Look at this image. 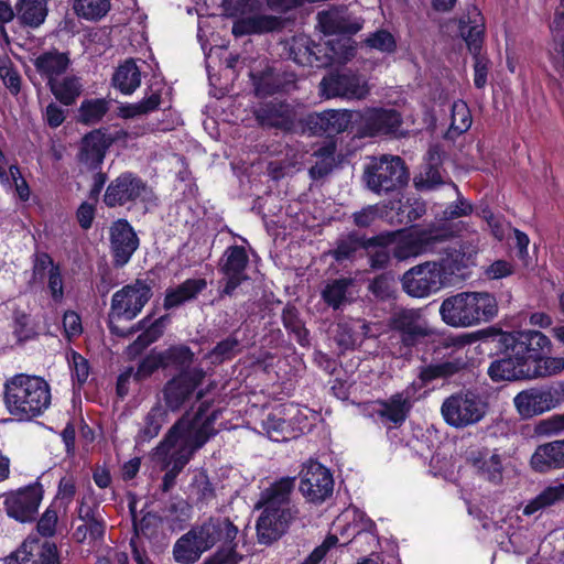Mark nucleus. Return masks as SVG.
Here are the masks:
<instances>
[{"label":"nucleus","instance_id":"f257e3e1","mask_svg":"<svg viewBox=\"0 0 564 564\" xmlns=\"http://www.w3.org/2000/svg\"><path fill=\"white\" fill-rule=\"evenodd\" d=\"M218 415L219 411H210L207 403H202L194 414H184L156 446L154 459L162 468L180 474L194 453L217 433L215 421Z\"/></svg>","mask_w":564,"mask_h":564},{"label":"nucleus","instance_id":"f03ea898","mask_svg":"<svg viewBox=\"0 0 564 564\" xmlns=\"http://www.w3.org/2000/svg\"><path fill=\"white\" fill-rule=\"evenodd\" d=\"M295 477H282L260 492L254 508L262 510L257 521L258 540L271 544L281 538L297 514L291 495Z\"/></svg>","mask_w":564,"mask_h":564},{"label":"nucleus","instance_id":"7ed1b4c3","mask_svg":"<svg viewBox=\"0 0 564 564\" xmlns=\"http://www.w3.org/2000/svg\"><path fill=\"white\" fill-rule=\"evenodd\" d=\"M498 340L507 355L494 360L488 368V376L496 382L530 380L528 365L532 354L551 346L549 337L539 330L501 333Z\"/></svg>","mask_w":564,"mask_h":564},{"label":"nucleus","instance_id":"20e7f679","mask_svg":"<svg viewBox=\"0 0 564 564\" xmlns=\"http://www.w3.org/2000/svg\"><path fill=\"white\" fill-rule=\"evenodd\" d=\"M3 402L18 421H30L48 409L51 389L41 377L19 373L6 380Z\"/></svg>","mask_w":564,"mask_h":564},{"label":"nucleus","instance_id":"39448f33","mask_svg":"<svg viewBox=\"0 0 564 564\" xmlns=\"http://www.w3.org/2000/svg\"><path fill=\"white\" fill-rule=\"evenodd\" d=\"M442 319L453 327H470L491 321L498 314L496 297L487 292H462L445 299Z\"/></svg>","mask_w":564,"mask_h":564},{"label":"nucleus","instance_id":"423d86ee","mask_svg":"<svg viewBox=\"0 0 564 564\" xmlns=\"http://www.w3.org/2000/svg\"><path fill=\"white\" fill-rule=\"evenodd\" d=\"M208 551L216 544L218 550L206 557L202 564H238L242 556L237 552V535L239 529L226 517H209L196 524Z\"/></svg>","mask_w":564,"mask_h":564},{"label":"nucleus","instance_id":"0eeeda50","mask_svg":"<svg viewBox=\"0 0 564 564\" xmlns=\"http://www.w3.org/2000/svg\"><path fill=\"white\" fill-rule=\"evenodd\" d=\"M152 282L137 279L113 293L109 310L108 326L112 334L126 337L127 334L117 323L121 319L132 321L152 297Z\"/></svg>","mask_w":564,"mask_h":564},{"label":"nucleus","instance_id":"6e6552de","mask_svg":"<svg viewBox=\"0 0 564 564\" xmlns=\"http://www.w3.org/2000/svg\"><path fill=\"white\" fill-rule=\"evenodd\" d=\"M409 180L408 167L398 155L383 154L372 158L364 172L367 188L378 195L399 192L408 185Z\"/></svg>","mask_w":564,"mask_h":564},{"label":"nucleus","instance_id":"1a4fd4ad","mask_svg":"<svg viewBox=\"0 0 564 564\" xmlns=\"http://www.w3.org/2000/svg\"><path fill=\"white\" fill-rule=\"evenodd\" d=\"M487 408L479 393L465 390L447 397L442 403L441 413L447 424L460 429L481 421Z\"/></svg>","mask_w":564,"mask_h":564},{"label":"nucleus","instance_id":"9d476101","mask_svg":"<svg viewBox=\"0 0 564 564\" xmlns=\"http://www.w3.org/2000/svg\"><path fill=\"white\" fill-rule=\"evenodd\" d=\"M152 197V189L138 175L131 172L121 173L112 180L105 192L104 203L109 208L135 205Z\"/></svg>","mask_w":564,"mask_h":564},{"label":"nucleus","instance_id":"9b49d317","mask_svg":"<svg viewBox=\"0 0 564 564\" xmlns=\"http://www.w3.org/2000/svg\"><path fill=\"white\" fill-rule=\"evenodd\" d=\"M445 272L440 262L427 261L412 267L402 275L404 292L416 299L427 297L444 286Z\"/></svg>","mask_w":564,"mask_h":564},{"label":"nucleus","instance_id":"f8f14e48","mask_svg":"<svg viewBox=\"0 0 564 564\" xmlns=\"http://www.w3.org/2000/svg\"><path fill=\"white\" fill-rule=\"evenodd\" d=\"M414 402V389L408 387L388 399L377 400L372 416L388 430L399 429L408 420Z\"/></svg>","mask_w":564,"mask_h":564},{"label":"nucleus","instance_id":"ddd939ff","mask_svg":"<svg viewBox=\"0 0 564 564\" xmlns=\"http://www.w3.org/2000/svg\"><path fill=\"white\" fill-rule=\"evenodd\" d=\"M467 463L473 467L477 477L492 486H502L513 470L510 462H506L497 451L488 448L470 451Z\"/></svg>","mask_w":564,"mask_h":564},{"label":"nucleus","instance_id":"4468645a","mask_svg":"<svg viewBox=\"0 0 564 564\" xmlns=\"http://www.w3.org/2000/svg\"><path fill=\"white\" fill-rule=\"evenodd\" d=\"M249 262L246 249L242 246H230L221 256L218 270L223 274V289L219 296H231L237 288L248 280L246 272Z\"/></svg>","mask_w":564,"mask_h":564},{"label":"nucleus","instance_id":"2eb2a0df","mask_svg":"<svg viewBox=\"0 0 564 564\" xmlns=\"http://www.w3.org/2000/svg\"><path fill=\"white\" fill-rule=\"evenodd\" d=\"M321 93L326 98L365 99L369 94L367 80L358 74L330 73L319 84Z\"/></svg>","mask_w":564,"mask_h":564},{"label":"nucleus","instance_id":"dca6fc26","mask_svg":"<svg viewBox=\"0 0 564 564\" xmlns=\"http://www.w3.org/2000/svg\"><path fill=\"white\" fill-rule=\"evenodd\" d=\"M43 499V489L39 482L9 492L4 499L7 514L19 522L35 520Z\"/></svg>","mask_w":564,"mask_h":564},{"label":"nucleus","instance_id":"f3484780","mask_svg":"<svg viewBox=\"0 0 564 564\" xmlns=\"http://www.w3.org/2000/svg\"><path fill=\"white\" fill-rule=\"evenodd\" d=\"M359 112L350 110H325L313 112L303 120V130L313 135H334L346 131Z\"/></svg>","mask_w":564,"mask_h":564},{"label":"nucleus","instance_id":"a211bd4d","mask_svg":"<svg viewBox=\"0 0 564 564\" xmlns=\"http://www.w3.org/2000/svg\"><path fill=\"white\" fill-rule=\"evenodd\" d=\"M334 479L317 462H310L301 473L300 491L311 502L321 503L332 496Z\"/></svg>","mask_w":564,"mask_h":564},{"label":"nucleus","instance_id":"6ab92c4d","mask_svg":"<svg viewBox=\"0 0 564 564\" xmlns=\"http://www.w3.org/2000/svg\"><path fill=\"white\" fill-rule=\"evenodd\" d=\"M390 326L400 334V340L406 347L421 344L431 334L421 311L414 308H402L394 312L390 319Z\"/></svg>","mask_w":564,"mask_h":564},{"label":"nucleus","instance_id":"aec40b11","mask_svg":"<svg viewBox=\"0 0 564 564\" xmlns=\"http://www.w3.org/2000/svg\"><path fill=\"white\" fill-rule=\"evenodd\" d=\"M6 564H61L55 543L41 542L35 536H29L21 546L6 557Z\"/></svg>","mask_w":564,"mask_h":564},{"label":"nucleus","instance_id":"412c9836","mask_svg":"<svg viewBox=\"0 0 564 564\" xmlns=\"http://www.w3.org/2000/svg\"><path fill=\"white\" fill-rule=\"evenodd\" d=\"M254 117L262 128H274L285 132L293 131L299 119L294 106L278 99L261 102L254 110Z\"/></svg>","mask_w":564,"mask_h":564},{"label":"nucleus","instance_id":"4be33fe9","mask_svg":"<svg viewBox=\"0 0 564 564\" xmlns=\"http://www.w3.org/2000/svg\"><path fill=\"white\" fill-rule=\"evenodd\" d=\"M204 377L205 372L202 369H194L181 372L169 380L163 389L166 406L172 411L180 410L192 398Z\"/></svg>","mask_w":564,"mask_h":564},{"label":"nucleus","instance_id":"5701e85b","mask_svg":"<svg viewBox=\"0 0 564 564\" xmlns=\"http://www.w3.org/2000/svg\"><path fill=\"white\" fill-rule=\"evenodd\" d=\"M447 236L437 230H414L395 243L392 254L399 261L421 256L433 251L435 245Z\"/></svg>","mask_w":564,"mask_h":564},{"label":"nucleus","instance_id":"b1692460","mask_svg":"<svg viewBox=\"0 0 564 564\" xmlns=\"http://www.w3.org/2000/svg\"><path fill=\"white\" fill-rule=\"evenodd\" d=\"M518 413L530 419L557 406L554 391L549 388H530L519 392L513 399Z\"/></svg>","mask_w":564,"mask_h":564},{"label":"nucleus","instance_id":"393cba45","mask_svg":"<svg viewBox=\"0 0 564 564\" xmlns=\"http://www.w3.org/2000/svg\"><path fill=\"white\" fill-rule=\"evenodd\" d=\"M110 246L115 265L127 264L139 247V238L127 220L119 219L110 227Z\"/></svg>","mask_w":564,"mask_h":564},{"label":"nucleus","instance_id":"a878e982","mask_svg":"<svg viewBox=\"0 0 564 564\" xmlns=\"http://www.w3.org/2000/svg\"><path fill=\"white\" fill-rule=\"evenodd\" d=\"M358 117L367 137L395 134L402 123L401 115L395 109L371 108Z\"/></svg>","mask_w":564,"mask_h":564},{"label":"nucleus","instance_id":"bb28decb","mask_svg":"<svg viewBox=\"0 0 564 564\" xmlns=\"http://www.w3.org/2000/svg\"><path fill=\"white\" fill-rule=\"evenodd\" d=\"M169 316L164 315L151 322V315L139 321L130 330L126 332L127 336L134 332L143 330L137 339L127 348L130 358L139 356L148 346L156 341L164 333Z\"/></svg>","mask_w":564,"mask_h":564},{"label":"nucleus","instance_id":"cd10ccee","mask_svg":"<svg viewBox=\"0 0 564 564\" xmlns=\"http://www.w3.org/2000/svg\"><path fill=\"white\" fill-rule=\"evenodd\" d=\"M112 142L113 138L100 129L87 133L82 140L79 162L90 170L98 169Z\"/></svg>","mask_w":564,"mask_h":564},{"label":"nucleus","instance_id":"c85d7f7f","mask_svg":"<svg viewBox=\"0 0 564 564\" xmlns=\"http://www.w3.org/2000/svg\"><path fill=\"white\" fill-rule=\"evenodd\" d=\"M467 366V355L464 352H455L442 361L420 367L417 377L426 384L436 379L451 378L466 369Z\"/></svg>","mask_w":564,"mask_h":564},{"label":"nucleus","instance_id":"c756f323","mask_svg":"<svg viewBox=\"0 0 564 564\" xmlns=\"http://www.w3.org/2000/svg\"><path fill=\"white\" fill-rule=\"evenodd\" d=\"M197 525L192 527L174 543L172 554L178 564H194L208 551Z\"/></svg>","mask_w":564,"mask_h":564},{"label":"nucleus","instance_id":"7c9ffc66","mask_svg":"<svg viewBox=\"0 0 564 564\" xmlns=\"http://www.w3.org/2000/svg\"><path fill=\"white\" fill-rule=\"evenodd\" d=\"M33 65L48 86L67 70L70 65V58L68 53L52 48L36 56Z\"/></svg>","mask_w":564,"mask_h":564},{"label":"nucleus","instance_id":"2f4dec72","mask_svg":"<svg viewBox=\"0 0 564 564\" xmlns=\"http://www.w3.org/2000/svg\"><path fill=\"white\" fill-rule=\"evenodd\" d=\"M530 464L539 473L564 468V438L538 446Z\"/></svg>","mask_w":564,"mask_h":564},{"label":"nucleus","instance_id":"473e14b6","mask_svg":"<svg viewBox=\"0 0 564 564\" xmlns=\"http://www.w3.org/2000/svg\"><path fill=\"white\" fill-rule=\"evenodd\" d=\"M282 26V19L275 15L253 13L249 17L238 18L232 24V34L243 36L272 32Z\"/></svg>","mask_w":564,"mask_h":564},{"label":"nucleus","instance_id":"72a5a7b5","mask_svg":"<svg viewBox=\"0 0 564 564\" xmlns=\"http://www.w3.org/2000/svg\"><path fill=\"white\" fill-rule=\"evenodd\" d=\"M207 288L205 279H187L176 288H169L165 291L163 307L172 310L193 301Z\"/></svg>","mask_w":564,"mask_h":564},{"label":"nucleus","instance_id":"f704fd0d","mask_svg":"<svg viewBox=\"0 0 564 564\" xmlns=\"http://www.w3.org/2000/svg\"><path fill=\"white\" fill-rule=\"evenodd\" d=\"M319 23L328 34H355L361 28L360 21L351 18L346 11L329 10L318 14Z\"/></svg>","mask_w":564,"mask_h":564},{"label":"nucleus","instance_id":"c9c22d12","mask_svg":"<svg viewBox=\"0 0 564 564\" xmlns=\"http://www.w3.org/2000/svg\"><path fill=\"white\" fill-rule=\"evenodd\" d=\"M112 85L123 95L133 94L141 85V70L134 59H126L115 70Z\"/></svg>","mask_w":564,"mask_h":564},{"label":"nucleus","instance_id":"e433bc0d","mask_svg":"<svg viewBox=\"0 0 564 564\" xmlns=\"http://www.w3.org/2000/svg\"><path fill=\"white\" fill-rule=\"evenodd\" d=\"M314 47H316V45L305 35L293 36L285 44L289 57L294 63L302 66L319 67L321 64L317 63L319 59Z\"/></svg>","mask_w":564,"mask_h":564},{"label":"nucleus","instance_id":"4c0bfd02","mask_svg":"<svg viewBox=\"0 0 564 564\" xmlns=\"http://www.w3.org/2000/svg\"><path fill=\"white\" fill-rule=\"evenodd\" d=\"M17 18L30 28H39L47 17L48 8L46 0H19L15 4Z\"/></svg>","mask_w":564,"mask_h":564},{"label":"nucleus","instance_id":"58836bf2","mask_svg":"<svg viewBox=\"0 0 564 564\" xmlns=\"http://www.w3.org/2000/svg\"><path fill=\"white\" fill-rule=\"evenodd\" d=\"M166 420V412L156 404L143 417L140 429L135 435V443L143 444L156 437Z\"/></svg>","mask_w":564,"mask_h":564},{"label":"nucleus","instance_id":"ea45409f","mask_svg":"<svg viewBox=\"0 0 564 564\" xmlns=\"http://www.w3.org/2000/svg\"><path fill=\"white\" fill-rule=\"evenodd\" d=\"M535 351L529 361L530 380L555 376L564 370L563 357H543Z\"/></svg>","mask_w":564,"mask_h":564},{"label":"nucleus","instance_id":"a19ab883","mask_svg":"<svg viewBox=\"0 0 564 564\" xmlns=\"http://www.w3.org/2000/svg\"><path fill=\"white\" fill-rule=\"evenodd\" d=\"M54 97L65 106L73 105L83 91L82 79L75 75H68L61 80L53 82L48 85Z\"/></svg>","mask_w":564,"mask_h":564},{"label":"nucleus","instance_id":"79ce46f5","mask_svg":"<svg viewBox=\"0 0 564 564\" xmlns=\"http://www.w3.org/2000/svg\"><path fill=\"white\" fill-rule=\"evenodd\" d=\"M380 243L379 237L365 239L357 234H350L338 240L333 256L337 261L348 260L361 248L377 247Z\"/></svg>","mask_w":564,"mask_h":564},{"label":"nucleus","instance_id":"37998d69","mask_svg":"<svg viewBox=\"0 0 564 564\" xmlns=\"http://www.w3.org/2000/svg\"><path fill=\"white\" fill-rule=\"evenodd\" d=\"M564 503V484H555L543 489L524 507L523 513L531 516L547 507Z\"/></svg>","mask_w":564,"mask_h":564},{"label":"nucleus","instance_id":"c03bdc74","mask_svg":"<svg viewBox=\"0 0 564 564\" xmlns=\"http://www.w3.org/2000/svg\"><path fill=\"white\" fill-rule=\"evenodd\" d=\"M352 282L349 279H336L328 282L322 291V299L332 308L338 310L346 305L348 300V290Z\"/></svg>","mask_w":564,"mask_h":564},{"label":"nucleus","instance_id":"a18cd8bd","mask_svg":"<svg viewBox=\"0 0 564 564\" xmlns=\"http://www.w3.org/2000/svg\"><path fill=\"white\" fill-rule=\"evenodd\" d=\"M282 323L283 326L295 336L296 341L301 346L308 345V330L301 321L300 312L294 305L288 304L283 308Z\"/></svg>","mask_w":564,"mask_h":564},{"label":"nucleus","instance_id":"49530a36","mask_svg":"<svg viewBox=\"0 0 564 564\" xmlns=\"http://www.w3.org/2000/svg\"><path fill=\"white\" fill-rule=\"evenodd\" d=\"M282 410H275L269 413L263 421V426L268 436L274 442L288 441L292 437L290 423L283 417Z\"/></svg>","mask_w":564,"mask_h":564},{"label":"nucleus","instance_id":"de8ad7c7","mask_svg":"<svg viewBox=\"0 0 564 564\" xmlns=\"http://www.w3.org/2000/svg\"><path fill=\"white\" fill-rule=\"evenodd\" d=\"M471 126V115L468 106L462 101H455L452 106L451 126L446 135L451 139L466 132Z\"/></svg>","mask_w":564,"mask_h":564},{"label":"nucleus","instance_id":"09e8293b","mask_svg":"<svg viewBox=\"0 0 564 564\" xmlns=\"http://www.w3.org/2000/svg\"><path fill=\"white\" fill-rule=\"evenodd\" d=\"M484 23L481 19H475L470 22H460V34L466 42L469 52L473 55L480 54L484 41Z\"/></svg>","mask_w":564,"mask_h":564},{"label":"nucleus","instance_id":"8fccbe9b","mask_svg":"<svg viewBox=\"0 0 564 564\" xmlns=\"http://www.w3.org/2000/svg\"><path fill=\"white\" fill-rule=\"evenodd\" d=\"M160 104L161 96L158 93H152L149 97L139 102L121 105L118 108V115L124 119L148 115L156 110Z\"/></svg>","mask_w":564,"mask_h":564},{"label":"nucleus","instance_id":"3c124183","mask_svg":"<svg viewBox=\"0 0 564 564\" xmlns=\"http://www.w3.org/2000/svg\"><path fill=\"white\" fill-rule=\"evenodd\" d=\"M75 13L86 20H98L110 9L109 0H73Z\"/></svg>","mask_w":564,"mask_h":564},{"label":"nucleus","instance_id":"603ef678","mask_svg":"<svg viewBox=\"0 0 564 564\" xmlns=\"http://www.w3.org/2000/svg\"><path fill=\"white\" fill-rule=\"evenodd\" d=\"M133 528L138 536H143L150 541L156 540L162 533V518L153 512L145 513L140 520H137L133 516Z\"/></svg>","mask_w":564,"mask_h":564},{"label":"nucleus","instance_id":"864d4df0","mask_svg":"<svg viewBox=\"0 0 564 564\" xmlns=\"http://www.w3.org/2000/svg\"><path fill=\"white\" fill-rule=\"evenodd\" d=\"M164 368L175 367L177 369L187 368L192 361L194 354L187 346H173L161 351Z\"/></svg>","mask_w":564,"mask_h":564},{"label":"nucleus","instance_id":"5fc2aeb1","mask_svg":"<svg viewBox=\"0 0 564 564\" xmlns=\"http://www.w3.org/2000/svg\"><path fill=\"white\" fill-rule=\"evenodd\" d=\"M109 110L106 99H91L83 101L79 108L80 121L86 124L99 122Z\"/></svg>","mask_w":564,"mask_h":564},{"label":"nucleus","instance_id":"6e6d98bb","mask_svg":"<svg viewBox=\"0 0 564 564\" xmlns=\"http://www.w3.org/2000/svg\"><path fill=\"white\" fill-rule=\"evenodd\" d=\"M356 55V43L349 37L329 42L328 57L332 63L346 64Z\"/></svg>","mask_w":564,"mask_h":564},{"label":"nucleus","instance_id":"4d7b16f0","mask_svg":"<svg viewBox=\"0 0 564 564\" xmlns=\"http://www.w3.org/2000/svg\"><path fill=\"white\" fill-rule=\"evenodd\" d=\"M240 341L235 334L228 336L224 340L219 341L206 357L212 360V364H221L225 360H229L235 357L239 351Z\"/></svg>","mask_w":564,"mask_h":564},{"label":"nucleus","instance_id":"13d9d810","mask_svg":"<svg viewBox=\"0 0 564 564\" xmlns=\"http://www.w3.org/2000/svg\"><path fill=\"white\" fill-rule=\"evenodd\" d=\"M191 495L196 498L197 502L208 503L215 498V489L205 471L195 473L189 485Z\"/></svg>","mask_w":564,"mask_h":564},{"label":"nucleus","instance_id":"bf43d9fd","mask_svg":"<svg viewBox=\"0 0 564 564\" xmlns=\"http://www.w3.org/2000/svg\"><path fill=\"white\" fill-rule=\"evenodd\" d=\"M0 78L13 95H18L20 93L21 77L8 56L0 57Z\"/></svg>","mask_w":564,"mask_h":564},{"label":"nucleus","instance_id":"052dcab7","mask_svg":"<svg viewBox=\"0 0 564 564\" xmlns=\"http://www.w3.org/2000/svg\"><path fill=\"white\" fill-rule=\"evenodd\" d=\"M368 290L376 299L387 301L394 296L395 282L393 278L380 274L369 283Z\"/></svg>","mask_w":564,"mask_h":564},{"label":"nucleus","instance_id":"680f3d73","mask_svg":"<svg viewBox=\"0 0 564 564\" xmlns=\"http://www.w3.org/2000/svg\"><path fill=\"white\" fill-rule=\"evenodd\" d=\"M367 46L383 53H392L397 48L394 36L387 30H377L365 40Z\"/></svg>","mask_w":564,"mask_h":564},{"label":"nucleus","instance_id":"e2e57ef3","mask_svg":"<svg viewBox=\"0 0 564 564\" xmlns=\"http://www.w3.org/2000/svg\"><path fill=\"white\" fill-rule=\"evenodd\" d=\"M262 0H227L226 10L232 17L245 18L258 13L261 9Z\"/></svg>","mask_w":564,"mask_h":564},{"label":"nucleus","instance_id":"0e129e2a","mask_svg":"<svg viewBox=\"0 0 564 564\" xmlns=\"http://www.w3.org/2000/svg\"><path fill=\"white\" fill-rule=\"evenodd\" d=\"M159 368H164L163 360L160 352H151L141 360L138 369L133 371V377L137 381H142L150 377Z\"/></svg>","mask_w":564,"mask_h":564},{"label":"nucleus","instance_id":"69168bd1","mask_svg":"<svg viewBox=\"0 0 564 564\" xmlns=\"http://www.w3.org/2000/svg\"><path fill=\"white\" fill-rule=\"evenodd\" d=\"M69 365L72 368L73 379L76 380L79 384L85 383L89 377V364L87 359H85L82 355L73 351L69 359Z\"/></svg>","mask_w":564,"mask_h":564},{"label":"nucleus","instance_id":"338daca9","mask_svg":"<svg viewBox=\"0 0 564 564\" xmlns=\"http://www.w3.org/2000/svg\"><path fill=\"white\" fill-rule=\"evenodd\" d=\"M19 341H25L35 337L36 333L30 326V317L24 313L17 312L14 314V330Z\"/></svg>","mask_w":564,"mask_h":564},{"label":"nucleus","instance_id":"774afa93","mask_svg":"<svg viewBox=\"0 0 564 564\" xmlns=\"http://www.w3.org/2000/svg\"><path fill=\"white\" fill-rule=\"evenodd\" d=\"M443 183L442 175L437 167L429 165L424 173L415 178V186L419 189H434Z\"/></svg>","mask_w":564,"mask_h":564}]
</instances>
